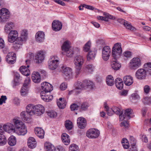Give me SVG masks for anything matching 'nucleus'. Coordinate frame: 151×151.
<instances>
[{
  "instance_id": "nucleus-1",
  "label": "nucleus",
  "mask_w": 151,
  "mask_h": 151,
  "mask_svg": "<svg viewBox=\"0 0 151 151\" xmlns=\"http://www.w3.org/2000/svg\"><path fill=\"white\" fill-rule=\"evenodd\" d=\"M122 52L121 43H117L115 44L112 49V55L114 58V60H113L112 62L111 65L114 66H121V65L120 63L116 59L120 56L122 54Z\"/></svg>"
},
{
  "instance_id": "nucleus-2",
  "label": "nucleus",
  "mask_w": 151,
  "mask_h": 151,
  "mask_svg": "<svg viewBox=\"0 0 151 151\" xmlns=\"http://www.w3.org/2000/svg\"><path fill=\"white\" fill-rule=\"evenodd\" d=\"M15 127V132L19 135H24L27 132L25 124L20 121L16 119L13 120Z\"/></svg>"
},
{
  "instance_id": "nucleus-3",
  "label": "nucleus",
  "mask_w": 151,
  "mask_h": 151,
  "mask_svg": "<svg viewBox=\"0 0 151 151\" xmlns=\"http://www.w3.org/2000/svg\"><path fill=\"white\" fill-rule=\"evenodd\" d=\"M9 12L6 8H2L0 10V22L4 23L9 18Z\"/></svg>"
},
{
  "instance_id": "nucleus-4",
  "label": "nucleus",
  "mask_w": 151,
  "mask_h": 151,
  "mask_svg": "<svg viewBox=\"0 0 151 151\" xmlns=\"http://www.w3.org/2000/svg\"><path fill=\"white\" fill-rule=\"evenodd\" d=\"M78 86L76 87V89H80L84 88L86 86L90 89L93 88L94 87V84L93 82L92 81L87 80L84 81L83 83L78 82Z\"/></svg>"
},
{
  "instance_id": "nucleus-5",
  "label": "nucleus",
  "mask_w": 151,
  "mask_h": 151,
  "mask_svg": "<svg viewBox=\"0 0 151 151\" xmlns=\"http://www.w3.org/2000/svg\"><path fill=\"white\" fill-rule=\"evenodd\" d=\"M18 33L16 30H11L9 32L8 35L7 39L9 42H14L18 38Z\"/></svg>"
},
{
  "instance_id": "nucleus-6",
  "label": "nucleus",
  "mask_w": 151,
  "mask_h": 151,
  "mask_svg": "<svg viewBox=\"0 0 151 151\" xmlns=\"http://www.w3.org/2000/svg\"><path fill=\"white\" fill-rule=\"evenodd\" d=\"M45 57V52L44 51L40 50L35 55V63L38 64L41 63L44 60Z\"/></svg>"
},
{
  "instance_id": "nucleus-7",
  "label": "nucleus",
  "mask_w": 151,
  "mask_h": 151,
  "mask_svg": "<svg viewBox=\"0 0 151 151\" xmlns=\"http://www.w3.org/2000/svg\"><path fill=\"white\" fill-rule=\"evenodd\" d=\"M86 136L90 138H96L99 135L100 132L97 129H91L88 130L86 133Z\"/></svg>"
},
{
  "instance_id": "nucleus-8",
  "label": "nucleus",
  "mask_w": 151,
  "mask_h": 151,
  "mask_svg": "<svg viewBox=\"0 0 151 151\" xmlns=\"http://www.w3.org/2000/svg\"><path fill=\"white\" fill-rule=\"evenodd\" d=\"M111 49L109 46H104L102 49V56L103 59L105 61L108 60L111 54Z\"/></svg>"
},
{
  "instance_id": "nucleus-9",
  "label": "nucleus",
  "mask_w": 151,
  "mask_h": 151,
  "mask_svg": "<svg viewBox=\"0 0 151 151\" xmlns=\"http://www.w3.org/2000/svg\"><path fill=\"white\" fill-rule=\"evenodd\" d=\"M34 111V115L37 116H40L42 115L45 112V109L42 105L39 104L35 106Z\"/></svg>"
},
{
  "instance_id": "nucleus-10",
  "label": "nucleus",
  "mask_w": 151,
  "mask_h": 151,
  "mask_svg": "<svg viewBox=\"0 0 151 151\" xmlns=\"http://www.w3.org/2000/svg\"><path fill=\"white\" fill-rule=\"evenodd\" d=\"M16 55L12 52L9 53L6 58V61L10 64H13L15 62Z\"/></svg>"
},
{
  "instance_id": "nucleus-11",
  "label": "nucleus",
  "mask_w": 151,
  "mask_h": 151,
  "mask_svg": "<svg viewBox=\"0 0 151 151\" xmlns=\"http://www.w3.org/2000/svg\"><path fill=\"white\" fill-rule=\"evenodd\" d=\"M49 92L41 91L40 93L41 97L44 101L49 102L53 99L52 96L51 95Z\"/></svg>"
},
{
  "instance_id": "nucleus-12",
  "label": "nucleus",
  "mask_w": 151,
  "mask_h": 151,
  "mask_svg": "<svg viewBox=\"0 0 151 151\" xmlns=\"http://www.w3.org/2000/svg\"><path fill=\"white\" fill-rule=\"evenodd\" d=\"M57 58L56 56H51L48 61V66H58L60 62Z\"/></svg>"
},
{
  "instance_id": "nucleus-13",
  "label": "nucleus",
  "mask_w": 151,
  "mask_h": 151,
  "mask_svg": "<svg viewBox=\"0 0 151 151\" xmlns=\"http://www.w3.org/2000/svg\"><path fill=\"white\" fill-rule=\"evenodd\" d=\"M137 78L139 79L142 80L145 78L146 76V72L143 69H138L136 73Z\"/></svg>"
},
{
  "instance_id": "nucleus-14",
  "label": "nucleus",
  "mask_w": 151,
  "mask_h": 151,
  "mask_svg": "<svg viewBox=\"0 0 151 151\" xmlns=\"http://www.w3.org/2000/svg\"><path fill=\"white\" fill-rule=\"evenodd\" d=\"M118 21L121 24H123L127 29L134 31H135L136 30V29L134 27L132 26L130 23L127 21L121 19H119Z\"/></svg>"
},
{
  "instance_id": "nucleus-15",
  "label": "nucleus",
  "mask_w": 151,
  "mask_h": 151,
  "mask_svg": "<svg viewBox=\"0 0 151 151\" xmlns=\"http://www.w3.org/2000/svg\"><path fill=\"white\" fill-rule=\"evenodd\" d=\"M41 88L42 91L45 92H50L52 89V86L51 84L47 82H44L41 84Z\"/></svg>"
},
{
  "instance_id": "nucleus-16",
  "label": "nucleus",
  "mask_w": 151,
  "mask_h": 151,
  "mask_svg": "<svg viewBox=\"0 0 151 151\" xmlns=\"http://www.w3.org/2000/svg\"><path fill=\"white\" fill-rule=\"evenodd\" d=\"M62 26L61 22L58 20H54L52 24V29L55 31L60 30L62 29Z\"/></svg>"
},
{
  "instance_id": "nucleus-17",
  "label": "nucleus",
  "mask_w": 151,
  "mask_h": 151,
  "mask_svg": "<svg viewBox=\"0 0 151 151\" xmlns=\"http://www.w3.org/2000/svg\"><path fill=\"white\" fill-rule=\"evenodd\" d=\"M61 72L63 73L64 76H66L69 78L72 74L71 69L68 67H61Z\"/></svg>"
},
{
  "instance_id": "nucleus-18",
  "label": "nucleus",
  "mask_w": 151,
  "mask_h": 151,
  "mask_svg": "<svg viewBox=\"0 0 151 151\" xmlns=\"http://www.w3.org/2000/svg\"><path fill=\"white\" fill-rule=\"evenodd\" d=\"M45 35L42 31H39L36 34L35 38L37 42H41L44 41L45 39Z\"/></svg>"
},
{
  "instance_id": "nucleus-19",
  "label": "nucleus",
  "mask_w": 151,
  "mask_h": 151,
  "mask_svg": "<svg viewBox=\"0 0 151 151\" xmlns=\"http://www.w3.org/2000/svg\"><path fill=\"white\" fill-rule=\"evenodd\" d=\"M3 128L4 131L8 132H14L15 129V125L11 123H8L3 126Z\"/></svg>"
},
{
  "instance_id": "nucleus-20",
  "label": "nucleus",
  "mask_w": 151,
  "mask_h": 151,
  "mask_svg": "<svg viewBox=\"0 0 151 151\" xmlns=\"http://www.w3.org/2000/svg\"><path fill=\"white\" fill-rule=\"evenodd\" d=\"M77 124L79 128L83 129L86 126V121L85 119L82 117H79L77 120Z\"/></svg>"
},
{
  "instance_id": "nucleus-21",
  "label": "nucleus",
  "mask_w": 151,
  "mask_h": 151,
  "mask_svg": "<svg viewBox=\"0 0 151 151\" xmlns=\"http://www.w3.org/2000/svg\"><path fill=\"white\" fill-rule=\"evenodd\" d=\"M129 64L131 66H140L141 62L140 58L138 57H134L130 61Z\"/></svg>"
},
{
  "instance_id": "nucleus-22",
  "label": "nucleus",
  "mask_w": 151,
  "mask_h": 151,
  "mask_svg": "<svg viewBox=\"0 0 151 151\" xmlns=\"http://www.w3.org/2000/svg\"><path fill=\"white\" fill-rule=\"evenodd\" d=\"M32 78L33 82L39 83L41 81V77L39 73L37 72H34L32 75Z\"/></svg>"
},
{
  "instance_id": "nucleus-23",
  "label": "nucleus",
  "mask_w": 151,
  "mask_h": 151,
  "mask_svg": "<svg viewBox=\"0 0 151 151\" xmlns=\"http://www.w3.org/2000/svg\"><path fill=\"white\" fill-rule=\"evenodd\" d=\"M27 145L28 147L31 148H35L37 145V142L33 137H29L28 139Z\"/></svg>"
},
{
  "instance_id": "nucleus-24",
  "label": "nucleus",
  "mask_w": 151,
  "mask_h": 151,
  "mask_svg": "<svg viewBox=\"0 0 151 151\" xmlns=\"http://www.w3.org/2000/svg\"><path fill=\"white\" fill-rule=\"evenodd\" d=\"M35 134L39 138L42 139L44 137L45 132L42 128L36 127L35 128Z\"/></svg>"
},
{
  "instance_id": "nucleus-25",
  "label": "nucleus",
  "mask_w": 151,
  "mask_h": 151,
  "mask_svg": "<svg viewBox=\"0 0 151 151\" xmlns=\"http://www.w3.org/2000/svg\"><path fill=\"white\" fill-rule=\"evenodd\" d=\"M74 63L76 66H81L83 65L84 63L83 57L80 55L77 56L75 58Z\"/></svg>"
},
{
  "instance_id": "nucleus-26",
  "label": "nucleus",
  "mask_w": 151,
  "mask_h": 151,
  "mask_svg": "<svg viewBox=\"0 0 151 151\" xmlns=\"http://www.w3.org/2000/svg\"><path fill=\"white\" fill-rule=\"evenodd\" d=\"M124 82L127 86H130L132 85L133 82V78L130 76H124L123 78Z\"/></svg>"
},
{
  "instance_id": "nucleus-27",
  "label": "nucleus",
  "mask_w": 151,
  "mask_h": 151,
  "mask_svg": "<svg viewBox=\"0 0 151 151\" xmlns=\"http://www.w3.org/2000/svg\"><path fill=\"white\" fill-rule=\"evenodd\" d=\"M113 110L114 113L119 115V119L121 121L125 119L124 115H123L122 113H121V111L119 108L117 107H115L113 108Z\"/></svg>"
},
{
  "instance_id": "nucleus-28",
  "label": "nucleus",
  "mask_w": 151,
  "mask_h": 151,
  "mask_svg": "<svg viewBox=\"0 0 151 151\" xmlns=\"http://www.w3.org/2000/svg\"><path fill=\"white\" fill-rule=\"evenodd\" d=\"M27 31L26 29H23L21 32V36L18 38L22 42L26 41L28 38Z\"/></svg>"
},
{
  "instance_id": "nucleus-29",
  "label": "nucleus",
  "mask_w": 151,
  "mask_h": 151,
  "mask_svg": "<svg viewBox=\"0 0 151 151\" xmlns=\"http://www.w3.org/2000/svg\"><path fill=\"white\" fill-rule=\"evenodd\" d=\"M14 27V23L12 22L7 23L4 26V31L5 32L8 33L11 31V29H13Z\"/></svg>"
},
{
  "instance_id": "nucleus-30",
  "label": "nucleus",
  "mask_w": 151,
  "mask_h": 151,
  "mask_svg": "<svg viewBox=\"0 0 151 151\" xmlns=\"http://www.w3.org/2000/svg\"><path fill=\"white\" fill-rule=\"evenodd\" d=\"M115 85L117 88L122 89L123 87V83L122 80L120 78H116L115 81Z\"/></svg>"
},
{
  "instance_id": "nucleus-31",
  "label": "nucleus",
  "mask_w": 151,
  "mask_h": 151,
  "mask_svg": "<svg viewBox=\"0 0 151 151\" xmlns=\"http://www.w3.org/2000/svg\"><path fill=\"white\" fill-rule=\"evenodd\" d=\"M62 139L63 142L65 145H69L70 142V137L66 133H63L62 135Z\"/></svg>"
},
{
  "instance_id": "nucleus-32",
  "label": "nucleus",
  "mask_w": 151,
  "mask_h": 151,
  "mask_svg": "<svg viewBox=\"0 0 151 151\" xmlns=\"http://www.w3.org/2000/svg\"><path fill=\"white\" fill-rule=\"evenodd\" d=\"M29 67H20L19 70L23 75L27 76L30 74V71L29 69Z\"/></svg>"
},
{
  "instance_id": "nucleus-33",
  "label": "nucleus",
  "mask_w": 151,
  "mask_h": 151,
  "mask_svg": "<svg viewBox=\"0 0 151 151\" xmlns=\"http://www.w3.org/2000/svg\"><path fill=\"white\" fill-rule=\"evenodd\" d=\"M20 115L21 118L23 121L29 120L30 119V115L29 113L25 111H22Z\"/></svg>"
},
{
  "instance_id": "nucleus-34",
  "label": "nucleus",
  "mask_w": 151,
  "mask_h": 151,
  "mask_svg": "<svg viewBox=\"0 0 151 151\" xmlns=\"http://www.w3.org/2000/svg\"><path fill=\"white\" fill-rule=\"evenodd\" d=\"M45 148L46 151H54L55 148L54 145L49 142H46L45 144Z\"/></svg>"
},
{
  "instance_id": "nucleus-35",
  "label": "nucleus",
  "mask_w": 151,
  "mask_h": 151,
  "mask_svg": "<svg viewBox=\"0 0 151 151\" xmlns=\"http://www.w3.org/2000/svg\"><path fill=\"white\" fill-rule=\"evenodd\" d=\"M35 106L32 104H29L26 107V111L29 113L31 115H34V111Z\"/></svg>"
},
{
  "instance_id": "nucleus-36",
  "label": "nucleus",
  "mask_w": 151,
  "mask_h": 151,
  "mask_svg": "<svg viewBox=\"0 0 151 151\" xmlns=\"http://www.w3.org/2000/svg\"><path fill=\"white\" fill-rule=\"evenodd\" d=\"M72 48L70 46V42L68 41H66L63 44L62 46V53H64V52Z\"/></svg>"
},
{
  "instance_id": "nucleus-37",
  "label": "nucleus",
  "mask_w": 151,
  "mask_h": 151,
  "mask_svg": "<svg viewBox=\"0 0 151 151\" xmlns=\"http://www.w3.org/2000/svg\"><path fill=\"white\" fill-rule=\"evenodd\" d=\"M57 103L58 107L60 109H64L66 105L65 101L64 99L63 100L61 98L57 101Z\"/></svg>"
},
{
  "instance_id": "nucleus-38",
  "label": "nucleus",
  "mask_w": 151,
  "mask_h": 151,
  "mask_svg": "<svg viewBox=\"0 0 151 151\" xmlns=\"http://www.w3.org/2000/svg\"><path fill=\"white\" fill-rule=\"evenodd\" d=\"M15 42L13 44V47L15 50H17L21 47L23 43V42L20 40L19 39Z\"/></svg>"
},
{
  "instance_id": "nucleus-39",
  "label": "nucleus",
  "mask_w": 151,
  "mask_h": 151,
  "mask_svg": "<svg viewBox=\"0 0 151 151\" xmlns=\"http://www.w3.org/2000/svg\"><path fill=\"white\" fill-rule=\"evenodd\" d=\"M106 84L109 86H112L114 84V79L113 76L110 75L108 76L106 79Z\"/></svg>"
},
{
  "instance_id": "nucleus-40",
  "label": "nucleus",
  "mask_w": 151,
  "mask_h": 151,
  "mask_svg": "<svg viewBox=\"0 0 151 151\" xmlns=\"http://www.w3.org/2000/svg\"><path fill=\"white\" fill-rule=\"evenodd\" d=\"M8 144L11 146L15 145L17 142V140L16 137L12 135L8 139Z\"/></svg>"
},
{
  "instance_id": "nucleus-41",
  "label": "nucleus",
  "mask_w": 151,
  "mask_h": 151,
  "mask_svg": "<svg viewBox=\"0 0 151 151\" xmlns=\"http://www.w3.org/2000/svg\"><path fill=\"white\" fill-rule=\"evenodd\" d=\"M96 51H90L87 56V60H91L94 59L96 56Z\"/></svg>"
},
{
  "instance_id": "nucleus-42",
  "label": "nucleus",
  "mask_w": 151,
  "mask_h": 151,
  "mask_svg": "<svg viewBox=\"0 0 151 151\" xmlns=\"http://www.w3.org/2000/svg\"><path fill=\"white\" fill-rule=\"evenodd\" d=\"M34 57V54L32 53H29L28 54V59L25 60L27 66H29L32 63L31 60L33 59Z\"/></svg>"
},
{
  "instance_id": "nucleus-43",
  "label": "nucleus",
  "mask_w": 151,
  "mask_h": 151,
  "mask_svg": "<svg viewBox=\"0 0 151 151\" xmlns=\"http://www.w3.org/2000/svg\"><path fill=\"white\" fill-rule=\"evenodd\" d=\"M65 126L66 129L68 130L72 129L73 127V123L70 120L66 121L65 122Z\"/></svg>"
},
{
  "instance_id": "nucleus-44",
  "label": "nucleus",
  "mask_w": 151,
  "mask_h": 151,
  "mask_svg": "<svg viewBox=\"0 0 151 151\" xmlns=\"http://www.w3.org/2000/svg\"><path fill=\"white\" fill-rule=\"evenodd\" d=\"M66 55L68 57H71L73 56V48L67 50L64 52V53H62Z\"/></svg>"
},
{
  "instance_id": "nucleus-45",
  "label": "nucleus",
  "mask_w": 151,
  "mask_h": 151,
  "mask_svg": "<svg viewBox=\"0 0 151 151\" xmlns=\"http://www.w3.org/2000/svg\"><path fill=\"white\" fill-rule=\"evenodd\" d=\"M7 140L5 136L0 135V146L5 145L6 143Z\"/></svg>"
},
{
  "instance_id": "nucleus-46",
  "label": "nucleus",
  "mask_w": 151,
  "mask_h": 151,
  "mask_svg": "<svg viewBox=\"0 0 151 151\" xmlns=\"http://www.w3.org/2000/svg\"><path fill=\"white\" fill-rule=\"evenodd\" d=\"M91 42L89 41L85 44L83 47L84 51L87 52L89 50L91 47Z\"/></svg>"
},
{
  "instance_id": "nucleus-47",
  "label": "nucleus",
  "mask_w": 151,
  "mask_h": 151,
  "mask_svg": "<svg viewBox=\"0 0 151 151\" xmlns=\"http://www.w3.org/2000/svg\"><path fill=\"white\" fill-rule=\"evenodd\" d=\"M132 112V110L131 109H126L124 111V114H123V115H124L125 118L126 117H128L129 118L130 117V114Z\"/></svg>"
},
{
  "instance_id": "nucleus-48",
  "label": "nucleus",
  "mask_w": 151,
  "mask_h": 151,
  "mask_svg": "<svg viewBox=\"0 0 151 151\" xmlns=\"http://www.w3.org/2000/svg\"><path fill=\"white\" fill-rule=\"evenodd\" d=\"M79 148L78 146L74 144H71L70 147V151H78Z\"/></svg>"
},
{
  "instance_id": "nucleus-49",
  "label": "nucleus",
  "mask_w": 151,
  "mask_h": 151,
  "mask_svg": "<svg viewBox=\"0 0 151 151\" xmlns=\"http://www.w3.org/2000/svg\"><path fill=\"white\" fill-rule=\"evenodd\" d=\"M28 91V87L23 86L21 90V93L22 95L24 96L27 94Z\"/></svg>"
},
{
  "instance_id": "nucleus-50",
  "label": "nucleus",
  "mask_w": 151,
  "mask_h": 151,
  "mask_svg": "<svg viewBox=\"0 0 151 151\" xmlns=\"http://www.w3.org/2000/svg\"><path fill=\"white\" fill-rule=\"evenodd\" d=\"M142 101L144 104H149L151 102V97H145L142 99Z\"/></svg>"
},
{
  "instance_id": "nucleus-51",
  "label": "nucleus",
  "mask_w": 151,
  "mask_h": 151,
  "mask_svg": "<svg viewBox=\"0 0 151 151\" xmlns=\"http://www.w3.org/2000/svg\"><path fill=\"white\" fill-rule=\"evenodd\" d=\"M48 115L51 118H54L57 116L56 113L53 111H48L47 112Z\"/></svg>"
},
{
  "instance_id": "nucleus-52",
  "label": "nucleus",
  "mask_w": 151,
  "mask_h": 151,
  "mask_svg": "<svg viewBox=\"0 0 151 151\" xmlns=\"http://www.w3.org/2000/svg\"><path fill=\"white\" fill-rule=\"evenodd\" d=\"M123 55L126 58H130L132 56V52L129 51H126L123 53Z\"/></svg>"
},
{
  "instance_id": "nucleus-53",
  "label": "nucleus",
  "mask_w": 151,
  "mask_h": 151,
  "mask_svg": "<svg viewBox=\"0 0 151 151\" xmlns=\"http://www.w3.org/2000/svg\"><path fill=\"white\" fill-rule=\"evenodd\" d=\"M88 107V103L87 102H84L81 105V108L83 110H86L87 109Z\"/></svg>"
},
{
  "instance_id": "nucleus-54",
  "label": "nucleus",
  "mask_w": 151,
  "mask_h": 151,
  "mask_svg": "<svg viewBox=\"0 0 151 151\" xmlns=\"http://www.w3.org/2000/svg\"><path fill=\"white\" fill-rule=\"evenodd\" d=\"M129 140L131 145H136V139L133 136H129Z\"/></svg>"
},
{
  "instance_id": "nucleus-55",
  "label": "nucleus",
  "mask_w": 151,
  "mask_h": 151,
  "mask_svg": "<svg viewBox=\"0 0 151 151\" xmlns=\"http://www.w3.org/2000/svg\"><path fill=\"white\" fill-rule=\"evenodd\" d=\"M104 15L105 16V18L107 19H115L114 17L110 15L107 13H104Z\"/></svg>"
},
{
  "instance_id": "nucleus-56",
  "label": "nucleus",
  "mask_w": 151,
  "mask_h": 151,
  "mask_svg": "<svg viewBox=\"0 0 151 151\" xmlns=\"http://www.w3.org/2000/svg\"><path fill=\"white\" fill-rule=\"evenodd\" d=\"M30 81L31 80L30 78L29 77L27 78L25 80L23 86L28 87V85L29 84Z\"/></svg>"
},
{
  "instance_id": "nucleus-57",
  "label": "nucleus",
  "mask_w": 151,
  "mask_h": 151,
  "mask_svg": "<svg viewBox=\"0 0 151 151\" xmlns=\"http://www.w3.org/2000/svg\"><path fill=\"white\" fill-rule=\"evenodd\" d=\"M81 67H76L75 73L76 75V77L77 76H78L81 73Z\"/></svg>"
},
{
  "instance_id": "nucleus-58",
  "label": "nucleus",
  "mask_w": 151,
  "mask_h": 151,
  "mask_svg": "<svg viewBox=\"0 0 151 151\" xmlns=\"http://www.w3.org/2000/svg\"><path fill=\"white\" fill-rule=\"evenodd\" d=\"M39 72L41 74L42 76L43 77V78L46 77L47 76V74L46 71L42 69H40L39 70Z\"/></svg>"
},
{
  "instance_id": "nucleus-59",
  "label": "nucleus",
  "mask_w": 151,
  "mask_h": 151,
  "mask_svg": "<svg viewBox=\"0 0 151 151\" xmlns=\"http://www.w3.org/2000/svg\"><path fill=\"white\" fill-rule=\"evenodd\" d=\"M132 99L133 100L138 99L139 98V96L137 93H133L131 95Z\"/></svg>"
},
{
  "instance_id": "nucleus-60",
  "label": "nucleus",
  "mask_w": 151,
  "mask_h": 151,
  "mask_svg": "<svg viewBox=\"0 0 151 151\" xmlns=\"http://www.w3.org/2000/svg\"><path fill=\"white\" fill-rule=\"evenodd\" d=\"M78 108V105L75 104H73L71 105L70 108L72 111H74L77 110Z\"/></svg>"
},
{
  "instance_id": "nucleus-61",
  "label": "nucleus",
  "mask_w": 151,
  "mask_h": 151,
  "mask_svg": "<svg viewBox=\"0 0 151 151\" xmlns=\"http://www.w3.org/2000/svg\"><path fill=\"white\" fill-rule=\"evenodd\" d=\"M7 98L6 96H2L0 99V104L2 105L3 103H5Z\"/></svg>"
},
{
  "instance_id": "nucleus-62",
  "label": "nucleus",
  "mask_w": 151,
  "mask_h": 151,
  "mask_svg": "<svg viewBox=\"0 0 151 151\" xmlns=\"http://www.w3.org/2000/svg\"><path fill=\"white\" fill-rule=\"evenodd\" d=\"M121 126L124 127L125 128H128L129 126V122L128 121H124L121 123Z\"/></svg>"
},
{
  "instance_id": "nucleus-63",
  "label": "nucleus",
  "mask_w": 151,
  "mask_h": 151,
  "mask_svg": "<svg viewBox=\"0 0 151 151\" xmlns=\"http://www.w3.org/2000/svg\"><path fill=\"white\" fill-rule=\"evenodd\" d=\"M129 151H137L136 145H131V147L129 149Z\"/></svg>"
},
{
  "instance_id": "nucleus-64",
  "label": "nucleus",
  "mask_w": 151,
  "mask_h": 151,
  "mask_svg": "<svg viewBox=\"0 0 151 151\" xmlns=\"http://www.w3.org/2000/svg\"><path fill=\"white\" fill-rule=\"evenodd\" d=\"M67 88V85L65 83H63L60 86V89L62 90H65Z\"/></svg>"
}]
</instances>
